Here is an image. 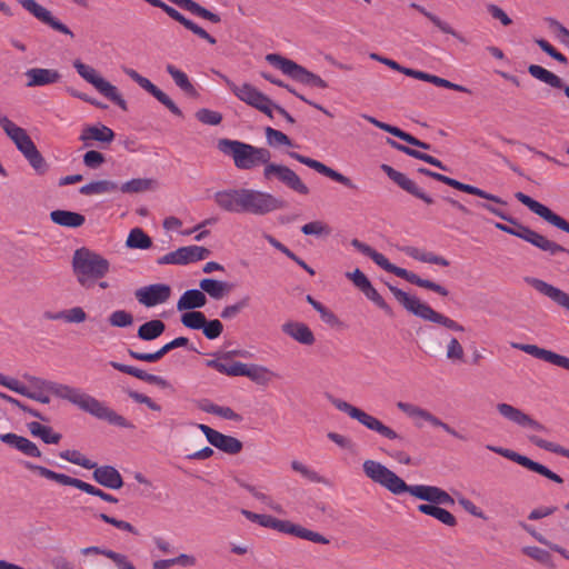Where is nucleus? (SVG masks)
I'll return each mask as SVG.
<instances>
[{
	"instance_id": "nucleus-57",
	"label": "nucleus",
	"mask_w": 569,
	"mask_h": 569,
	"mask_svg": "<svg viewBox=\"0 0 569 569\" xmlns=\"http://www.w3.org/2000/svg\"><path fill=\"white\" fill-rule=\"evenodd\" d=\"M362 293L372 301L378 308H380L382 311H385L386 315L389 317L393 316V311L391 307L386 302V300L381 297V295L373 288V286L370 283Z\"/></svg>"
},
{
	"instance_id": "nucleus-40",
	"label": "nucleus",
	"mask_w": 569,
	"mask_h": 569,
	"mask_svg": "<svg viewBox=\"0 0 569 569\" xmlns=\"http://www.w3.org/2000/svg\"><path fill=\"white\" fill-rule=\"evenodd\" d=\"M50 219L53 223L67 228H79L86 222L83 214L68 210H53L50 212Z\"/></svg>"
},
{
	"instance_id": "nucleus-19",
	"label": "nucleus",
	"mask_w": 569,
	"mask_h": 569,
	"mask_svg": "<svg viewBox=\"0 0 569 569\" xmlns=\"http://www.w3.org/2000/svg\"><path fill=\"white\" fill-rule=\"evenodd\" d=\"M198 428L202 431L211 446L228 455H237L243 448L242 442L236 437L224 435L202 423L198 425Z\"/></svg>"
},
{
	"instance_id": "nucleus-50",
	"label": "nucleus",
	"mask_w": 569,
	"mask_h": 569,
	"mask_svg": "<svg viewBox=\"0 0 569 569\" xmlns=\"http://www.w3.org/2000/svg\"><path fill=\"white\" fill-rule=\"evenodd\" d=\"M153 181L148 178H134L119 187L123 193H140L151 189Z\"/></svg>"
},
{
	"instance_id": "nucleus-52",
	"label": "nucleus",
	"mask_w": 569,
	"mask_h": 569,
	"mask_svg": "<svg viewBox=\"0 0 569 569\" xmlns=\"http://www.w3.org/2000/svg\"><path fill=\"white\" fill-rule=\"evenodd\" d=\"M188 312H184L181 316V323L189 329L192 330H201L202 327L206 325V316L201 311L197 310H187Z\"/></svg>"
},
{
	"instance_id": "nucleus-32",
	"label": "nucleus",
	"mask_w": 569,
	"mask_h": 569,
	"mask_svg": "<svg viewBox=\"0 0 569 569\" xmlns=\"http://www.w3.org/2000/svg\"><path fill=\"white\" fill-rule=\"evenodd\" d=\"M93 469L92 477L99 485L109 489H120L123 486L122 476L114 467L96 465Z\"/></svg>"
},
{
	"instance_id": "nucleus-29",
	"label": "nucleus",
	"mask_w": 569,
	"mask_h": 569,
	"mask_svg": "<svg viewBox=\"0 0 569 569\" xmlns=\"http://www.w3.org/2000/svg\"><path fill=\"white\" fill-rule=\"evenodd\" d=\"M24 76L28 79L26 83L28 88L53 84L61 79V74L58 70L47 68L28 69Z\"/></svg>"
},
{
	"instance_id": "nucleus-21",
	"label": "nucleus",
	"mask_w": 569,
	"mask_h": 569,
	"mask_svg": "<svg viewBox=\"0 0 569 569\" xmlns=\"http://www.w3.org/2000/svg\"><path fill=\"white\" fill-rule=\"evenodd\" d=\"M407 492L420 500L428 501V505H455V499L447 491L436 486H408Z\"/></svg>"
},
{
	"instance_id": "nucleus-13",
	"label": "nucleus",
	"mask_w": 569,
	"mask_h": 569,
	"mask_svg": "<svg viewBox=\"0 0 569 569\" xmlns=\"http://www.w3.org/2000/svg\"><path fill=\"white\" fill-rule=\"evenodd\" d=\"M263 178L268 181L276 178L286 187L300 194L309 193V188L302 182L300 177L284 164H278L269 161L263 169Z\"/></svg>"
},
{
	"instance_id": "nucleus-10",
	"label": "nucleus",
	"mask_w": 569,
	"mask_h": 569,
	"mask_svg": "<svg viewBox=\"0 0 569 569\" xmlns=\"http://www.w3.org/2000/svg\"><path fill=\"white\" fill-rule=\"evenodd\" d=\"M261 527L271 528L279 532L288 533L315 543L327 545L329 539L319 532L307 529L300 525L293 523L289 520H280L270 515H260L259 523Z\"/></svg>"
},
{
	"instance_id": "nucleus-9",
	"label": "nucleus",
	"mask_w": 569,
	"mask_h": 569,
	"mask_svg": "<svg viewBox=\"0 0 569 569\" xmlns=\"http://www.w3.org/2000/svg\"><path fill=\"white\" fill-rule=\"evenodd\" d=\"M362 468L368 478L385 487L391 493L402 495L407 492L409 485L382 463L375 460H366Z\"/></svg>"
},
{
	"instance_id": "nucleus-37",
	"label": "nucleus",
	"mask_w": 569,
	"mask_h": 569,
	"mask_svg": "<svg viewBox=\"0 0 569 569\" xmlns=\"http://www.w3.org/2000/svg\"><path fill=\"white\" fill-rule=\"evenodd\" d=\"M206 303L207 297L201 289H189L179 298L177 309L179 311L196 310L204 307Z\"/></svg>"
},
{
	"instance_id": "nucleus-28",
	"label": "nucleus",
	"mask_w": 569,
	"mask_h": 569,
	"mask_svg": "<svg viewBox=\"0 0 569 569\" xmlns=\"http://www.w3.org/2000/svg\"><path fill=\"white\" fill-rule=\"evenodd\" d=\"M17 149L24 156L37 173L43 174L47 172L48 163L30 137L18 143Z\"/></svg>"
},
{
	"instance_id": "nucleus-45",
	"label": "nucleus",
	"mask_w": 569,
	"mask_h": 569,
	"mask_svg": "<svg viewBox=\"0 0 569 569\" xmlns=\"http://www.w3.org/2000/svg\"><path fill=\"white\" fill-rule=\"evenodd\" d=\"M28 429L33 437H39L47 445H57L62 438L61 433L54 432L51 427L37 421L29 422Z\"/></svg>"
},
{
	"instance_id": "nucleus-26",
	"label": "nucleus",
	"mask_w": 569,
	"mask_h": 569,
	"mask_svg": "<svg viewBox=\"0 0 569 569\" xmlns=\"http://www.w3.org/2000/svg\"><path fill=\"white\" fill-rule=\"evenodd\" d=\"M511 347L518 350H521L535 358L541 359L546 362L552 363L555 366L561 367L563 369L569 370V358L558 355L551 350H547L540 348L536 345H525V343H511Z\"/></svg>"
},
{
	"instance_id": "nucleus-47",
	"label": "nucleus",
	"mask_w": 569,
	"mask_h": 569,
	"mask_svg": "<svg viewBox=\"0 0 569 569\" xmlns=\"http://www.w3.org/2000/svg\"><path fill=\"white\" fill-rule=\"evenodd\" d=\"M167 72L171 76L174 83L188 96L190 97H198V91L194 88V86L190 82L188 76L176 68L173 64H167L166 67Z\"/></svg>"
},
{
	"instance_id": "nucleus-62",
	"label": "nucleus",
	"mask_w": 569,
	"mask_h": 569,
	"mask_svg": "<svg viewBox=\"0 0 569 569\" xmlns=\"http://www.w3.org/2000/svg\"><path fill=\"white\" fill-rule=\"evenodd\" d=\"M250 303V297L246 296L233 305L227 306L222 309L220 317L222 319H232L240 313Z\"/></svg>"
},
{
	"instance_id": "nucleus-51",
	"label": "nucleus",
	"mask_w": 569,
	"mask_h": 569,
	"mask_svg": "<svg viewBox=\"0 0 569 569\" xmlns=\"http://www.w3.org/2000/svg\"><path fill=\"white\" fill-rule=\"evenodd\" d=\"M420 418L423 419L425 421L429 422L433 427L442 428L447 433L451 435L452 437H455L457 439H460L463 441L467 440L466 436L459 433L457 430H455L448 423L443 422L442 420H440L438 417H436L435 415H432L430 411H428L426 409L422 410Z\"/></svg>"
},
{
	"instance_id": "nucleus-64",
	"label": "nucleus",
	"mask_w": 569,
	"mask_h": 569,
	"mask_svg": "<svg viewBox=\"0 0 569 569\" xmlns=\"http://www.w3.org/2000/svg\"><path fill=\"white\" fill-rule=\"evenodd\" d=\"M201 330L207 339L214 340L221 336L223 331V325L219 319H206V325Z\"/></svg>"
},
{
	"instance_id": "nucleus-5",
	"label": "nucleus",
	"mask_w": 569,
	"mask_h": 569,
	"mask_svg": "<svg viewBox=\"0 0 569 569\" xmlns=\"http://www.w3.org/2000/svg\"><path fill=\"white\" fill-rule=\"evenodd\" d=\"M390 292L393 295L396 300L410 313L421 318L426 321H430L440 325L452 331H465L463 326L452 320L451 318L433 310L429 305L421 302L417 297H412L403 290L387 283Z\"/></svg>"
},
{
	"instance_id": "nucleus-20",
	"label": "nucleus",
	"mask_w": 569,
	"mask_h": 569,
	"mask_svg": "<svg viewBox=\"0 0 569 569\" xmlns=\"http://www.w3.org/2000/svg\"><path fill=\"white\" fill-rule=\"evenodd\" d=\"M288 154L290 158L330 178L331 180L341 183L342 186L349 189H357V186L352 182V180L349 177L336 171L335 169L326 166L325 163L295 151H290Z\"/></svg>"
},
{
	"instance_id": "nucleus-16",
	"label": "nucleus",
	"mask_w": 569,
	"mask_h": 569,
	"mask_svg": "<svg viewBox=\"0 0 569 569\" xmlns=\"http://www.w3.org/2000/svg\"><path fill=\"white\" fill-rule=\"evenodd\" d=\"M487 448L490 451L499 453L502 457L522 466L523 468H527L530 471L537 472V473L548 478L551 481H555L557 483L563 482V479L560 476H558L557 473H555L553 471L548 469L546 466H543L539 462H536L526 456H522L516 451H512L510 449H505L501 447L487 446Z\"/></svg>"
},
{
	"instance_id": "nucleus-25",
	"label": "nucleus",
	"mask_w": 569,
	"mask_h": 569,
	"mask_svg": "<svg viewBox=\"0 0 569 569\" xmlns=\"http://www.w3.org/2000/svg\"><path fill=\"white\" fill-rule=\"evenodd\" d=\"M525 281L539 293L569 311V293L538 278L526 277Z\"/></svg>"
},
{
	"instance_id": "nucleus-63",
	"label": "nucleus",
	"mask_w": 569,
	"mask_h": 569,
	"mask_svg": "<svg viewBox=\"0 0 569 569\" xmlns=\"http://www.w3.org/2000/svg\"><path fill=\"white\" fill-rule=\"evenodd\" d=\"M545 21L561 43L566 44L569 41V30L562 23L551 17L546 18Z\"/></svg>"
},
{
	"instance_id": "nucleus-59",
	"label": "nucleus",
	"mask_w": 569,
	"mask_h": 569,
	"mask_svg": "<svg viewBox=\"0 0 569 569\" xmlns=\"http://www.w3.org/2000/svg\"><path fill=\"white\" fill-rule=\"evenodd\" d=\"M108 321L112 327L126 328L133 323V316L126 310H116L109 316Z\"/></svg>"
},
{
	"instance_id": "nucleus-48",
	"label": "nucleus",
	"mask_w": 569,
	"mask_h": 569,
	"mask_svg": "<svg viewBox=\"0 0 569 569\" xmlns=\"http://www.w3.org/2000/svg\"><path fill=\"white\" fill-rule=\"evenodd\" d=\"M0 127L6 132V134L14 142L16 147L18 143L26 140L29 134L27 131L20 127H18L14 122H12L7 116L0 113Z\"/></svg>"
},
{
	"instance_id": "nucleus-30",
	"label": "nucleus",
	"mask_w": 569,
	"mask_h": 569,
	"mask_svg": "<svg viewBox=\"0 0 569 569\" xmlns=\"http://www.w3.org/2000/svg\"><path fill=\"white\" fill-rule=\"evenodd\" d=\"M110 366L122 373L130 375L137 379H140L151 385H156L162 389L171 387L170 383L164 378L152 373H148L144 370L139 369L137 367L123 365L117 361H110Z\"/></svg>"
},
{
	"instance_id": "nucleus-11",
	"label": "nucleus",
	"mask_w": 569,
	"mask_h": 569,
	"mask_svg": "<svg viewBox=\"0 0 569 569\" xmlns=\"http://www.w3.org/2000/svg\"><path fill=\"white\" fill-rule=\"evenodd\" d=\"M371 259L383 270L391 272L412 284L431 290L442 297H447L449 295V291L443 286L428 279H422L418 274L391 263L382 253L378 251Z\"/></svg>"
},
{
	"instance_id": "nucleus-22",
	"label": "nucleus",
	"mask_w": 569,
	"mask_h": 569,
	"mask_svg": "<svg viewBox=\"0 0 569 569\" xmlns=\"http://www.w3.org/2000/svg\"><path fill=\"white\" fill-rule=\"evenodd\" d=\"M246 188L226 189L213 196L217 206L228 212L244 213Z\"/></svg>"
},
{
	"instance_id": "nucleus-15",
	"label": "nucleus",
	"mask_w": 569,
	"mask_h": 569,
	"mask_svg": "<svg viewBox=\"0 0 569 569\" xmlns=\"http://www.w3.org/2000/svg\"><path fill=\"white\" fill-rule=\"evenodd\" d=\"M418 172L421 174H425L427 177H430L437 181H440L447 186H450V187H452L459 191H462L465 193L473 194V196L489 200L495 203H499V204H503V206L507 204V202L505 200H502L500 197H498L496 194L489 193L478 187L460 182V181H458L453 178H450L448 176L431 171L427 168L421 167L418 169Z\"/></svg>"
},
{
	"instance_id": "nucleus-33",
	"label": "nucleus",
	"mask_w": 569,
	"mask_h": 569,
	"mask_svg": "<svg viewBox=\"0 0 569 569\" xmlns=\"http://www.w3.org/2000/svg\"><path fill=\"white\" fill-rule=\"evenodd\" d=\"M281 330L301 345L311 346L316 341L313 332L303 322L288 321L281 326Z\"/></svg>"
},
{
	"instance_id": "nucleus-43",
	"label": "nucleus",
	"mask_w": 569,
	"mask_h": 569,
	"mask_svg": "<svg viewBox=\"0 0 569 569\" xmlns=\"http://www.w3.org/2000/svg\"><path fill=\"white\" fill-rule=\"evenodd\" d=\"M418 511L423 515L433 517L435 519L439 520L441 523H443L448 527L457 526L456 517L451 512H449L448 510H446L439 506L419 505Z\"/></svg>"
},
{
	"instance_id": "nucleus-34",
	"label": "nucleus",
	"mask_w": 569,
	"mask_h": 569,
	"mask_svg": "<svg viewBox=\"0 0 569 569\" xmlns=\"http://www.w3.org/2000/svg\"><path fill=\"white\" fill-rule=\"evenodd\" d=\"M142 89L149 92L152 97H154L160 103H162L166 108H168L174 116L182 117V111L180 108L172 101V99L160 90L156 84H153L149 79L144 77H140L137 82Z\"/></svg>"
},
{
	"instance_id": "nucleus-4",
	"label": "nucleus",
	"mask_w": 569,
	"mask_h": 569,
	"mask_svg": "<svg viewBox=\"0 0 569 569\" xmlns=\"http://www.w3.org/2000/svg\"><path fill=\"white\" fill-rule=\"evenodd\" d=\"M218 149L233 159L236 168L250 170L259 164L264 167L271 159V152L267 148H259L252 144L231 139H220Z\"/></svg>"
},
{
	"instance_id": "nucleus-38",
	"label": "nucleus",
	"mask_w": 569,
	"mask_h": 569,
	"mask_svg": "<svg viewBox=\"0 0 569 569\" xmlns=\"http://www.w3.org/2000/svg\"><path fill=\"white\" fill-rule=\"evenodd\" d=\"M197 407L203 412L216 415L223 419H228L236 422L242 421V416L237 413L232 408L218 406L208 399L199 400L197 402Z\"/></svg>"
},
{
	"instance_id": "nucleus-39",
	"label": "nucleus",
	"mask_w": 569,
	"mask_h": 569,
	"mask_svg": "<svg viewBox=\"0 0 569 569\" xmlns=\"http://www.w3.org/2000/svg\"><path fill=\"white\" fill-rule=\"evenodd\" d=\"M73 67L79 73V76L83 78L87 82L91 83L100 93L110 83L107 80H104L101 76H99L92 67L83 63L79 59L73 61Z\"/></svg>"
},
{
	"instance_id": "nucleus-31",
	"label": "nucleus",
	"mask_w": 569,
	"mask_h": 569,
	"mask_svg": "<svg viewBox=\"0 0 569 569\" xmlns=\"http://www.w3.org/2000/svg\"><path fill=\"white\" fill-rule=\"evenodd\" d=\"M363 118L369 121L370 123H372L373 126H376L377 128L406 141L407 143L411 144V146H415V147H418V148H421V149H425V150H430L431 149V146L427 142H423L419 139H417L416 137H413L412 134L401 130L400 128L398 127H395V126H391L389 123H386V122H381L379 121L378 119L371 117V116H363Z\"/></svg>"
},
{
	"instance_id": "nucleus-17",
	"label": "nucleus",
	"mask_w": 569,
	"mask_h": 569,
	"mask_svg": "<svg viewBox=\"0 0 569 569\" xmlns=\"http://www.w3.org/2000/svg\"><path fill=\"white\" fill-rule=\"evenodd\" d=\"M515 197L518 201L528 207L533 213L542 218L545 221L569 233V222L559 214L555 213L551 209L521 191L516 192Z\"/></svg>"
},
{
	"instance_id": "nucleus-35",
	"label": "nucleus",
	"mask_w": 569,
	"mask_h": 569,
	"mask_svg": "<svg viewBox=\"0 0 569 569\" xmlns=\"http://www.w3.org/2000/svg\"><path fill=\"white\" fill-rule=\"evenodd\" d=\"M528 72L531 77L545 82L551 88L563 89L566 97L569 99V86H565L562 79L557 74L538 64H530Z\"/></svg>"
},
{
	"instance_id": "nucleus-53",
	"label": "nucleus",
	"mask_w": 569,
	"mask_h": 569,
	"mask_svg": "<svg viewBox=\"0 0 569 569\" xmlns=\"http://www.w3.org/2000/svg\"><path fill=\"white\" fill-rule=\"evenodd\" d=\"M271 375H272V372L263 366H259V365H254V363L247 366L246 377L257 383H260V385L268 383Z\"/></svg>"
},
{
	"instance_id": "nucleus-44",
	"label": "nucleus",
	"mask_w": 569,
	"mask_h": 569,
	"mask_svg": "<svg viewBox=\"0 0 569 569\" xmlns=\"http://www.w3.org/2000/svg\"><path fill=\"white\" fill-rule=\"evenodd\" d=\"M166 330V323L162 320L153 319L144 322L138 328L137 336L144 341H152L159 338Z\"/></svg>"
},
{
	"instance_id": "nucleus-46",
	"label": "nucleus",
	"mask_w": 569,
	"mask_h": 569,
	"mask_svg": "<svg viewBox=\"0 0 569 569\" xmlns=\"http://www.w3.org/2000/svg\"><path fill=\"white\" fill-rule=\"evenodd\" d=\"M206 365L209 368L216 369L218 372L230 377H246L248 366L247 363H242L239 361H236L229 366L221 362L219 359L208 360Z\"/></svg>"
},
{
	"instance_id": "nucleus-18",
	"label": "nucleus",
	"mask_w": 569,
	"mask_h": 569,
	"mask_svg": "<svg viewBox=\"0 0 569 569\" xmlns=\"http://www.w3.org/2000/svg\"><path fill=\"white\" fill-rule=\"evenodd\" d=\"M21 6L36 17L42 23L49 26L53 30L69 36L71 39L74 38V33L69 29L68 26L58 20L50 10L39 4L36 0H20Z\"/></svg>"
},
{
	"instance_id": "nucleus-23",
	"label": "nucleus",
	"mask_w": 569,
	"mask_h": 569,
	"mask_svg": "<svg viewBox=\"0 0 569 569\" xmlns=\"http://www.w3.org/2000/svg\"><path fill=\"white\" fill-rule=\"evenodd\" d=\"M381 170L388 176L389 179H391L398 187H400L402 190L407 191L408 193L412 194L413 197L422 200L427 204L433 203V199L428 196L426 192H423L415 181L409 179L405 173L397 171L389 164H381Z\"/></svg>"
},
{
	"instance_id": "nucleus-3",
	"label": "nucleus",
	"mask_w": 569,
	"mask_h": 569,
	"mask_svg": "<svg viewBox=\"0 0 569 569\" xmlns=\"http://www.w3.org/2000/svg\"><path fill=\"white\" fill-rule=\"evenodd\" d=\"M110 269L109 261L99 253L82 247L77 249L72 257V270L78 282L90 288L94 282L104 277Z\"/></svg>"
},
{
	"instance_id": "nucleus-1",
	"label": "nucleus",
	"mask_w": 569,
	"mask_h": 569,
	"mask_svg": "<svg viewBox=\"0 0 569 569\" xmlns=\"http://www.w3.org/2000/svg\"><path fill=\"white\" fill-rule=\"evenodd\" d=\"M28 379L32 385L46 389L58 398L68 400L82 411L90 413L99 420H104L109 425L124 429L136 428L134 425L123 416L117 413L113 409L104 406L103 402L78 388L53 381H47L37 377H30Z\"/></svg>"
},
{
	"instance_id": "nucleus-60",
	"label": "nucleus",
	"mask_w": 569,
	"mask_h": 569,
	"mask_svg": "<svg viewBox=\"0 0 569 569\" xmlns=\"http://www.w3.org/2000/svg\"><path fill=\"white\" fill-rule=\"evenodd\" d=\"M387 143L390 144L393 149L396 150H399L415 159H419L421 161H425V162H429L431 156L428 154V153H425V152H421L419 150H416V149H412L410 147H407L405 144H401L399 142H397L396 140H392L390 138H387Z\"/></svg>"
},
{
	"instance_id": "nucleus-12",
	"label": "nucleus",
	"mask_w": 569,
	"mask_h": 569,
	"mask_svg": "<svg viewBox=\"0 0 569 569\" xmlns=\"http://www.w3.org/2000/svg\"><path fill=\"white\" fill-rule=\"evenodd\" d=\"M244 213L263 216L287 207L286 201L276 198L271 193L253 189H246Z\"/></svg>"
},
{
	"instance_id": "nucleus-27",
	"label": "nucleus",
	"mask_w": 569,
	"mask_h": 569,
	"mask_svg": "<svg viewBox=\"0 0 569 569\" xmlns=\"http://www.w3.org/2000/svg\"><path fill=\"white\" fill-rule=\"evenodd\" d=\"M498 412L506 419L521 426V427H529L537 431L545 430V427L538 422L537 420H533L530 416L522 412L520 409L508 405V403H498L497 405Z\"/></svg>"
},
{
	"instance_id": "nucleus-49",
	"label": "nucleus",
	"mask_w": 569,
	"mask_h": 569,
	"mask_svg": "<svg viewBox=\"0 0 569 569\" xmlns=\"http://www.w3.org/2000/svg\"><path fill=\"white\" fill-rule=\"evenodd\" d=\"M126 246L130 249L144 250L152 246V240L141 228H133L129 232Z\"/></svg>"
},
{
	"instance_id": "nucleus-61",
	"label": "nucleus",
	"mask_w": 569,
	"mask_h": 569,
	"mask_svg": "<svg viewBox=\"0 0 569 569\" xmlns=\"http://www.w3.org/2000/svg\"><path fill=\"white\" fill-rule=\"evenodd\" d=\"M196 118L201 123L209 126H218L222 121V114L220 112L207 108L199 109L196 112Z\"/></svg>"
},
{
	"instance_id": "nucleus-55",
	"label": "nucleus",
	"mask_w": 569,
	"mask_h": 569,
	"mask_svg": "<svg viewBox=\"0 0 569 569\" xmlns=\"http://www.w3.org/2000/svg\"><path fill=\"white\" fill-rule=\"evenodd\" d=\"M59 457L71 462L74 465H78L84 469H92L96 468V462L91 461L90 459L86 458L80 451L78 450H63L59 453Z\"/></svg>"
},
{
	"instance_id": "nucleus-42",
	"label": "nucleus",
	"mask_w": 569,
	"mask_h": 569,
	"mask_svg": "<svg viewBox=\"0 0 569 569\" xmlns=\"http://www.w3.org/2000/svg\"><path fill=\"white\" fill-rule=\"evenodd\" d=\"M411 8L419 11L421 14H423L427 19H429L439 30H441L443 33L451 34L456 39H458L462 43H467V40L465 37H462L459 32H457L449 23L446 21H442L439 17L433 14L432 12L428 11L425 7L412 2L410 4Z\"/></svg>"
},
{
	"instance_id": "nucleus-58",
	"label": "nucleus",
	"mask_w": 569,
	"mask_h": 569,
	"mask_svg": "<svg viewBox=\"0 0 569 569\" xmlns=\"http://www.w3.org/2000/svg\"><path fill=\"white\" fill-rule=\"evenodd\" d=\"M266 139L269 146L277 147L280 144L291 147L292 141L290 138L284 134L282 131H279L277 129H273L271 127H267L264 129Z\"/></svg>"
},
{
	"instance_id": "nucleus-6",
	"label": "nucleus",
	"mask_w": 569,
	"mask_h": 569,
	"mask_svg": "<svg viewBox=\"0 0 569 569\" xmlns=\"http://www.w3.org/2000/svg\"><path fill=\"white\" fill-rule=\"evenodd\" d=\"M266 60L274 68L281 70L286 76L290 77L297 82L302 84L327 89L328 83L320 78L318 74L309 71L305 67L298 64L293 60L282 57L278 53H269L266 56Z\"/></svg>"
},
{
	"instance_id": "nucleus-8",
	"label": "nucleus",
	"mask_w": 569,
	"mask_h": 569,
	"mask_svg": "<svg viewBox=\"0 0 569 569\" xmlns=\"http://www.w3.org/2000/svg\"><path fill=\"white\" fill-rule=\"evenodd\" d=\"M328 399L330 402L340 411L347 413L350 418L356 419L361 425L367 427L368 429L378 432L382 437L395 440V439H402L401 436H399L393 429L390 427L383 425L379 419L376 417L365 412L363 410L350 405L349 402L341 400L339 398H335L332 396H328Z\"/></svg>"
},
{
	"instance_id": "nucleus-7",
	"label": "nucleus",
	"mask_w": 569,
	"mask_h": 569,
	"mask_svg": "<svg viewBox=\"0 0 569 569\" xmlns=\"http://www.w3.org/2000/svg\"><path fill=\"white\" fill-rule=\"evenodd\" d=\"M228 86V88L232 91V93L242 102L248 106L259 110L264 113L270 119L273 118L272 114V106L273 101L259 91L251 83L244 82L241 86L236 84L232 80H230L227 76L216 72Z\"/></svg>"
},
{
	"instance_id": "nucleus-14",
	"label": "nucleus",
	"mask_w": 569,
	"mask_h": 569,
	"mask_svg": "<svg viewBox=\"0 0 569 569\" xmlns=\"http://www.w3.org/2000/svg\"><path fill=\"white\" fill-rule=\"evenodd\" d=\"M24 468L30 471L37 472L39 476H41L46 479L56 481L62 486L74 487V488H77L88 495H91V496H97V493L99 492V488H97L86 481H82L78 478H72L64 473L56 472L47 467L38 466L30 461L24 462Z\"/></svg>"
},
{
	"instance_id": "nucleus-36",
	"label": "nucleus",
	"mask_w": 569,
	"mask_h": 569,
	"mask_svg": "<svg viewBox=\"0 0 569 569\" xmlns=\"http://www.w3.org/2000/svg\"><path fill=\"white\" fill-rule=\"evenodd\" d=\"M114 132L111 128L104 124L87 126L82 129L80 140L87 146L88 140H94L100 143H111L114 139Z\"/></svg>"
},
{
	"instance_id": "nucleus-41",
	"label": "nucleus",
	"mask_w": 569,
	"mask_h": 569,
	"mask_svg": "<svg viewBox=\"0 0 569 569\" xmlns=\"http://www.w3.org/2000/svg\"><path fill=\"white\" fill-rule=\"evenodd\" d=\"M199 287L202 292L208 293L212 299H222L230 292L232 284L217 279L204 278L200 280Z\"/></svg>"
},
{
	"instance_id": "nucleus-56",
	"label": "nucleus",
	"mask_w": 569,
	"mask_h": 569,
	"mask_svg": "<svg viewBox=\"0 0 569 569\" xmlns=\"http://www.w3.org/2000/svg\"><path fill=\"white\" fill-rule=\"evenodd\" d=\"M184 249V264L207 259L211 251L206 247L187 246Z\"/></svg>"
},
{
	"instance_id": "nucleus-24",
	"label": "nucleus",
	"mask_w": 569,
	"mask_h": 569,
	"mask_svg": "<svg viewBox=\"0 0 569 569\" xmlns=\"http://www.w3.org/2000/svg\"><path fill=\"white\" fill-rule=\"evenodd\" d=\"M134 296L141 305L150 308L164 303L171 296V288L164 283H154L138 289Z\"/></svg>"
},
{
	"instance_id": "nucleus-2",
	"label": "nucleus",
	"mask_w": 569,
	"mask_h": 569,
	"mask_svg": "<svg viewBox=\"0 0 569 569\" xmlns=\"http://www.w3.org/2000/svg\"><path fill=\"white\" fill-rule=\"evenodd\" d=\"M476 206L491 212L492 214L499 217L501 220L507 221L512 226L510 227L500 222H496L495 227L498 230L520 238L531 243L532 246L537 247L541 251L549 253L550 256H556L561 252H566L569 254V250L562 247L561 244L552 240H549L547 237L520 223L517 219H515L511 216H508L507 213L493 207L492 204L487 202H477Z\"/></svg>"
},
{
	"instance_id": "nucleus-54",
	"label": "nucleus",
	"mask_w": 569,
	"mask_h": 569,
	"mask_svg": "<svg viewBox=\"0 0 569 569\" xmlns=\"http://www.w3.org/2000/svg\"><path fill=\"white\" fill-rule=\"evenodd\" d=\"M522 553H525L526 556L532 558L533 560H536L545 566H548L550 568L555 567V565L552 562V556L550 555L549 551H547L545 549H541L536 546H528V547L522 548Z\"/></svg>"
}]
</instances>
